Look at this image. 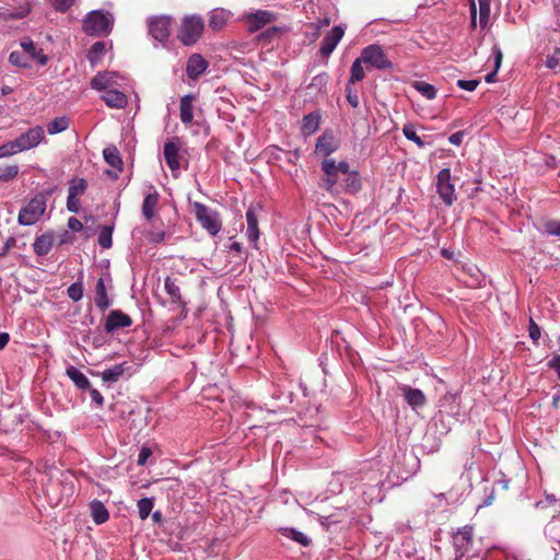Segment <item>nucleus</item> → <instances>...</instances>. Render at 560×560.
I'll return each instance as SVG.
<instances>
[{"instance_id": "864d4df0", "label": "nucleus", "mask_w": 560, "mask_h": 560, "mask_svg": "<svg viewBox=\"0 0 560 560\" xmlns=\"http://www.w3.org/2000/svg\"><path fill=\"white\" fill-rule=\"evenodd\" d=\"M528 334H529V338L533 340V342L537 345L541 332H540V327L535 323V320L533 318H530V320H529Z\"/></svg>"}, {"instance_id": "e2e57ef3", "label": "nucleus", "mask_w": 560, "mask_h": 560, "mask_svg": "<svg viewBox=\"0 0 560 560\" xmlns=\"http://www.w3.org/2000/svg\"><path fill=\"white\" fill-rule=\"evenodd\" d=\"M328 75L326 73H322L313 78L311 85L320 88L323 85H326Z\"/></svg>"}, {"instance_id": "f3484780", "label": "nucleus", "mask_w": 560, "mask_h": 560, "mask_svg": "<svg viewBox=\"0 0 560 560\" xmlns=\"http://www.w3.org/2000/svg\"><path fill=\"white\" fill-rule=\"evenodd\" d=\"M163 154L167 166L172 172L179 170V145L175 140H168L164 143Z\"/></svg>"}, {"instance_id": "37998d69", "label": "nucleus", "mask_w": 560, "mask_h": 560, "mask_svg": "<svg viewBox=\"0 0 560 560\" xmlns=\"http://www.w3.org/2000/svg\"><path fill=\"white\" fill-rule=\"evenodd\" d=\"M19 174L18 165L0 166V182L7 183L14 179Z\"/></svg>"}, {"instance_id": "5701e85b", "label": "nucleus", "mask_w": 560, "mask_h": 560, "mask_svg": "<svg viewBox=\"0 0 560 560\" xmlns=\"http://www.w3.org/2000/svg\"><path fill=\"white\" fill-rule=\"evenodd\" d=\"M104 159L107 164H109L115 171H108V175L113 178L118 177V173L122 171V161L120 159L119 152L115 147L106 148L103 151Z\"/></svg>"}, {"instance_id": "a211bd4d", "label": "nucleus", "mask_w": 560, "mask_h": 560, "mask_svg": "<svg viewBox=\"0 0 560 560\" xmlns=\"http://www.w3.org/2000/svg\"><path fill=\"white\" fill-rule=\"evenodd\" d=\"M129 376L132 374V366L127 362L116 364L101 373V377L105 383H116L124 374Z\"/></svg>"}, {"instance_id": "f8f14e48", "label": "nucleus", "mask_w": 560, "mask_h": 560, "mask_svg": "<svg viewBox=\"0 0 560 560\" xmlns=\"http://www.w3.org/2000/svg\"><path fill=\"white\" fill-rule=\"evenodd\" d=\"M132 325V319L129 315L125 314L120 310H113L108 313L104 329L107 334H113L120 328H127Z\"/></svg>"}, {"instance_id": "aec40b11", "label": "nucleus", "mask_w": 560, "mask_h": 560, "mask_svg": "<svg viewBox=\"0 0 560 560\" xmlns=\"http://www.w3.org/2000/svg\"><path fill=\"white\" fill-rule=\"evenodd\" d=\"M101 98L105 102V104L110 108L121 109L127 105V96L125 93L116 90L108 89L106 90Z\"/></svg>"}, {"instance_id": "6e6552de", "label": "nucleus", "mask_w": 560, "mask_h": 560, "mask_svg": "<svg viewBox=\"0 0 560 560\" xmlns=\"http://www.w3.org/2000/svg\"><path fill=\"white\" fill-rule=\"evenodd\" d=\"M436 192L446 206H452L456 200L455 185L452 182L451 170L443 168L436 175Z\"/></svg>"}, {"instance_id": "39448f33", "label": "nucleus", "mask_w": 560, "mask_h": 560, "mask_svg": "<svg viewBox=\"0 0 560 560\" xmlns=\"http://www.w3.org/2000/svg\"><path fill=\"white\" fill-rule=\"evenodd\" d=\"M205 28L203 20L199 15H188L185 16L182 21L178 38L179 40L186 45L195 44L198 38L201 36Z\"/></svg>"}, {"instance_id": "f257e3e1", "label": "nucleus", "mask_w": 560, "mask_h": 560, "mask_svg": "<svg viewBox=\"0 0 560 560\" xmlns=\"http://www.w3.org/2000/svg\"><path fill=\"white\" fill-rule=\"evenodd\" d=\"M455 556L458 560H480V550L475 547L474 528L464 526L453 536Z\"/></svg>"}, {"instance_id": "473e14b6", "label": "nucleus", "mask_w": 560, "mask_h": 560, "mask_svg": "<svg viewBox=\"0 0 560 560\" xmlns=\"http://www.w3.org/2000/svg\"><path fill=\"white\" fill-rule=\"evenodd\" d=\"M92 518L96 524L105 523L108 517V511L105 505L100 501H93L91 503Z\"/></svg>"}, {"instance_id": "ea45409f", "label": "nucleus", "mask_w": 560, "mask_h": 560, "mask_svg": "<svg viewBox=\"0 0 560 560\" xmlns=\"http://www.w3.org/2000/svg\"><path fill=\"white\" fill-rule=\"evenodd\" d=\"M545 534L551 540L560 542V517H553L545 527Z\"/></svg>"}, {"instance_id": "9b49d317", "label": "nucleus", "mask_w": 560, "mask_h": 560, "mask_svg": "<svg viewBox=\"0 0 560 560\" xmlns=\"http://www.w3.org/2000/svg\"><path fill=\"white\" fill-rule=\"evenodd\" d=\"M345 35V28L341 25L334 26L323 38L319 47V54L324 58H328L341 38Z\"/></svg>"}, {"instance_id": "0eeeda50", "label": "nucleus", "mask_w": 560, "mask_h": 560, "mask_svg": "<svg viewBox=\"0 0 560 560\" xmlns=\"http://www.w3.org/2000/svg\"><path fill=\"white\" fill-rule=\"evenodd\" d=\"M360 57L363 59L364 63L377 70H388L393 68V62L377 44H372L363 48Z\"/></svg>"}, {"instance_id": "4c0bfd02", "label": "nucleus", "mask_w": 560, "mask_h": 560, "mask_svg": "<svg viewBox=\"0 0 560 560\" xmlns=\"http://www.w3.org/2000/svg\"><path fill=\"white\" fill-rule=\"evenodd\" d=\"M113 231H114V226L113 225H105L100 231L97 241H98V244H100V246L102 248L107 249V248L112 247V245H113V240H112Z\"/></svg>"}, {"instance_id": "dca6fc26", "label": "nucleus", "mask_w": 560, "mask_h": 560, "mask_svg": "<svg viewBox=\"0 0 560 560\" xmlns=\"http://www.w3.org/2000/svg\"><path fill=\"white\" fill-rule=\"evenodd\" d=\"M121 77L116 72H100L91 80V88L97 91L105 92L108 89H114L118 85V79Z\"/></svg>"}, {"instance_id": "603ef678", "label": "nucleus", "mask_w": 560, "mask_h": 560, "mask_svg": "<svg viewBox=\"0 0 560 560\" xmlns=\"http://www.w3.org/2000/svg\"><path fill=\"white\" fill-rule=\"evenodd\" d=\"M347 92V101L352 107L359 106V95L358 92L352 88L351 84L346 85Z\"/></svg>"}, {"instance_id": "680f3d73", "label": "nucleus", "mask_w": 560, "mask_h": 560, "mask_svg": "<svg viewBox=\"0 0 560 560\" xmlns=\"http://www.w3.org/2000/svg\"><path fill=\"white\" fill-rule=\"evenodd\" d=\"M90 396L93 402H95L97 406H103L104 398L97 389L90 387Z\"/></svg>"}, {"instance_id": "412c9836", "label": "nucleus", "mask_w": 560, "mask_h": 560, "mask_svg": "<svg viewBox=\"0 0 560 560\" xmlns=\"http://www.w3.org/2000/svg\"><path fill=\"white\" fill-rule=\"evenodd\" d=\"M340 184V192H357L361 188V179L359 173L351 171L348 166V172L343 173Z\"/></svg>"}, {"instance_id": "b1692460", "label": "nucleus", "mask_w": 560, "mask_h": 560, "mask_svg": "<svg viewBox=\"0 0 560 560\" xmlns=\"http://www.w3.org/2000/svg\"><path fill=\"white\" fill-rule=\"evenodd\" d=\"M338 149L337 142L332 135L324 133L320 136L315 145V152L325 156L330 155Z\"/></svg>"}, {"instance_id": "6e6d98bb", "label": "nucleus", "mask_w": 560, "mask_h": 560, "mask_svg": "<svg viewBox=\"0 0 560 560\" xmlns=\"http://www.w3.org/2000/svg\"><path fill=\"white\" fill-rule=\"evenodd\" d=\"M479 81L478 80H458L457 85L466 91H475L478 86Z\"/></svg>"}, {"instance_id": "4be33fe9", "label": "nucleus", "mask_w": 560, "mask_h": 560, "mask_svg": "<svg viewBox=\"0 0 560 560\" xmlns=\"http://www.w3.org/2000/svg\"><path fill=\"white\" fill-rule=\"evenodd\" d=\"M164 289L170 296V302L177 307H185L186 302L183 300L180 288L176 283L175 279L171 277L165 278L164 280Z\"/></svg>"}, {"instance_id": "2eb2a0df", "label": "nucleus", "mask_w": 560, "mask_h": 560, "mask_svg": "<svg viewBox=\"0 0 560 560\" xmlns=\"http://www.w3.org/2000/svg\"><path fill=\"white\" fill-rule=\"evenodd\" d=\"M399 390L401 392L405 401L413 410L422 408L427 402L425 395L421 389L412 388L408 385H401L399 386Z\"/></svg>"}, {"instance_id": "0e129e2a", "label": "nucleus", "mask_w": 560, "mask_h": 560, "mask_svg": "<svg viewBox=\"0 0 560 560\" xmlns=\"http://www.w3.org/2000/svg\"><path fill=\"white\" fill-rule=\"evenodd\" d=\"M150 456L151 450L148 447H143L138 455V464L144 465Z\"/></svg>"}, {"instance_id": "f03ea898", "label": "nucleus", "mask_w": 560, "mask_h": 560, "mask_svg": "<svg viewBox=\"0 0 560 560\" xmlns=\"http://www.w3.org/2000/svg\"><path fill=\"white\" fill-rule=\"evenodd\" d=\"M320 166L325 174L320 186L330 194H339L342 175L348 172V163L346 161L337 163L334 159H325Z\"/></svg>"}, {"instance_id": "cd10ccee", "label": "nucleus", "mask_w": 560, "mask_h": 560, "mask_svg": "<svg viewBox=\"0 0 560 560\" xmlns=\"http://www.w3.org/2000/svg\"><path fill=\"white\" fill-rule=\"evenodd\" d=\"M67 376L74 383V385L81 389H90L91 383L89 378L75 366L71 365L66 370Z\"/></svg>"}, {"instance_id": "1a4fd4ad", "label": "nucleus", "mask_w": 560, "mask_h": 560, "mask_svg": "<svg viewBox=\"0 0 560 560\" xmlns=\"http://www.w3.org/2000/svg\"><path fill=\"white\" fill-rule=\"evenodd\" d=\"M149 35L156 42L166 43L171 35L172 18L158 15L148 19Z\"/></svg>"}, {"instance_id": "58836bf2", "label": "nucleus", "mask_w": 560, "mask_h": 560, "mask_svg": "<svg viewBox=\"0 0 560 560\" xmlns=\"http://www.w3.org/2000/svg\"><path fill=\"white\" fill-rule=\"evenodd\" d=\"M105 52V44L103 42H96L92 45L89 50L88 59L92 66L96 65Z\"/></svg>"}, {"instance_id": "a18cd8bd", "label": "nucleus", "mask_w": 560, "mask_h": 560, "mask_svg": "<svg viewBox=\"0 0 560 560\" xmlns=\"http://www.w3.org/2000/svg\"><path fill=\"white\" fill-rule=\"evenodd\" d=\"M402 133L408 140L415 142L419 148L424 147V141L417 135L412 125L404 126Z\"/></svg>"}, {"instance_id": "a19ab883", "label": "nucleus", "mask_w": 560, "mask_h": 560, "mask_svg": "<svg viewBox=\"0 0 560 560\" xmlns=\"http://www.w3.org/2000/svg\"><path fill=\"white\" fill-rule=\"evenodd\" d=\"M9 61L13 66L28 68L32 60L23 51L14 50L10 54Z\"/></svg>"}, {"instance_id": "ddd939ff", "label": "nucleus", "mask_w": 560, "mask_h": 560, "mask_svg": "<svg viewBox=\"0 0 560 560\" xmlns=\"http://www.w3.org/2000/svg\"><path fill=\"white\" fill-rule=\"evenodd\" d=\"M245 21L248 32L254 33L276 21V14L266 10H257L256 12L246 14Z\"/></svg>"}, {"instance_id": "c85d7f7f", "label": "nucleus", "mask_w": 560, "mask_h": 560, "mask_svg": "<svg viewBox=\"0 0 560 560\" xmlns=\"http://www.w3.org/2000/svg\"><path fill=\"white\" fill-rule=\"evenodd\" d=\"M192 100H194V96H191V95H185L180 98L179 116H180V120L185 125L190 124L194 119Z\"/></svg>"}, {"instance_id": "423d86ee", "label": "nucleus", "mask_w": 560, "mask_h": 560, "mask_svg": "<svg viewBox=\"0 0 560 560\" xmlns=\"http://www.w3.org/2000/svg\"><path fill=\"white\" fill-rule=\"evenodd\" d=\"M45 210L46 198L37 195L20 210L18 221L21 225H33L42 218Z\"/></svg>"}, {"instance_id": "20e7f679", "label": "nucleus", "mask_w": 560, "mask_h": 560, "mask_svg": "<svg viewBox=\"0 0 560 560\" xmlns=\"http://www.w3.org/2000/svg\"><path fill=\"white\" fill-rule=\"evenodd\" d=\"M192 207L200 225L212 236L217 235L222 229L219 213L198 201L194 202Z\"/></svg>"}, {"instance_id": "4468645a", "label": "nucleus", "mask_w": 560, "mask_h": 560, "mask_svg": "<svg viewBox=\"0 0 560 560\" xmlns=\"http://www.w3.org/2000/svg\"><path fill=\"white\" fill-rule=\"evenodd\" d=\"M260 210H261L260 206L252 205L246 211V222H247L246 236H247L248 241L252 244H254L255 247H256V243L260 236V232L258 229V218H257V214Z\"/></svg>"}, {"instance_id": "c756f323", "label": "nucleus", "mask_w": 560, "mask_h": 560, "mask_svg": "<svg viewBox=\"0 0 560 560\" xmlns=\"http://www.w3.org/2000/svg\"><path fill=\"white\" fill-rule=\"evenodd\" d=\"M230 19V12L223 9H214L209 18V27L219 31L224 27Z\"/></svg>"}, {"instance_id": "9d476101", "label": "nucleus", "mask_w": 560, "mask_h": 560, "mask_svg": "<svg viewBox=\"0 0 560 560\" xmlns=\"http://www.w3.org/2000/svg\"><path fill=\"white\" fill-rule=\"evenodd\" d=\"M45 138L43 127L36 126L14 139L19 152H23L37 147Z\"/></svg>"}, {"instance_id": "e433bc0d", "label": "nucleus", "mask_w": 560, "mask_h": 560, "mask_svg": "<svg viewBox=\"0 0 560 560\" xmlns=\"http://www.w3.org/2000/svg\"><path fill=\"white\" fill-rule=\"evenodd\" d=\"M139 517L144 521L148 518L154 506L153 498H142L137 502Z\"/></svg>"}, {"instance_id": "bf43d9fd", "label": "nucleus", "mask_w": 560, "mask_h": 560, "mask_svg": "<svg viewBox=\"0 0 560 560\" xmlns=\"http://www.w3.org/2000/svg\"><path fill=\"white\" fill-rule=\"evenodd\" d=\"M276 150L279 152H282V150H280L279 148H277ZM283 153L285 154L287 161H290V162L298 161L301 156L300 149H295L293 151H285V152L283 151Z\"/></svg>"}, {"instance_id": "79ce46f5", "label": "nucleus", "mask_w": 560, "mask_h": 560, "mask_svg": "<svg viewBox=\"0 0 560 560\" xmlns=\"http://www.w3.org/2000/svg\"><path fill=\"white\" fill-rule=\"evenodd\" d=\"M88 183L85 179L80 178L77 180H72L70 183V186L68 188V195L72 197H78L83 195L86 190Z\"/></svg>"}, {"instance_id": "72a5a7b5", "label": "nucleus", "mask_w": 560, "mask_h": 560, "mask_svg": "<svg viewBox=\"0 0 560 560\" xmlns=\"http://www.w3.org/2000/svg\"><path fill=\"white\" fill-rule=\"evenodd\" d=\"M363 59L361 57L357 58L353 62H352V66H351V69H350V78L347 82V84H354L357 82H360L364 79L365 77V73H364V69L362 67V63H363Z\"/></svg>"}, {"instance_id": "338daca9", "label": "nucleus", "mask_w": 560, "mask_h": 560, "mask_svg": "<svg viewBox=\"0 0 560 560\" xmlns=\"http://www.w3.org/2000/svg\"><path fill=\"white\" fill-rule=\"evenodd\" d=\"M464 132L458 131L450 136L448 141L454 145H460L463 142Z\"/></svg>"}, {"instance_id": "09e8293b", "label": "nucleus", "mask_w": 560, "mask_h": 560, "mask_svg": "<svg viewBox=\"0 0 560 560\" xmlns=\"http://www.w3.org/2000/svg\"><path fill=\"white\" fill-rule=\"evenodd\" d=\"M19 153L14 141H9L2 145H0V159L11 156L13 154Z\"/></svg>"}, {"instance_id": "c03bdc74", "label": "nucleus", "mask_w": 560, "mask_h": 560, "mask_svg": "<svg viewBox=\"0 0 560 560\" xmlns=\"http://www.w3.org/2000/svg\"><path fill=\"white\" fill-rule=\"evenodd\" d=\"M479 3V22L481 27H486L490 18V1L478 0Z\"/></svg>"}, {"instance_id": "7ed1b4c3", "label": "nucleus", "mask_w": 560, "mask_h": 560, "mask_svg": "<svg viewBox=\"0 0 560 560\" xmlns=\"http://www.w3.org/2000/svg\"><path fill=\"white\" fill-rule=\"evenodd\" d=\"M113 25V18L101 10L90 12L83 21V31L89 35H107Z\"/></svg>"}, {"instance_id": "7c9ffc66", "label": "nucleus", "mask_w": 560, "mask_h": 560, "mask_svg": "<svg viewBox=\"0 0 560 560\" xmlns=\"http://www.w3.org/2000/svg\"><path fill=\"white\" fill-rule=\"evenodd\" d=\"M279 532L282 534V536L298 542L301 546L306 547L311 542L310 538L304 533L293 527H283L280 528Z\"/></svg>"}, {"instance_id": "5fc2aeb1", "label": "nucleus", "mask_w": 560, "mask_h": 560, "mask_svg": "<svg viewBox=\"0 0 560 560\" xmlns=\"http://www.w3.org/2000/svg\"><path fill=\"white\" fill-rule=\"evenodd\" d=\"M67 209L72 213H79L80 211V201L78 197H72L68 195L67 198Z\"/></svg>"}, {"instance_id": "de8ad7c7", "label": "nucleus", "mask_w": 560, "mask_h": 560, "mask_svg": "<svg viewBox=\"0 0 560 560\" xmlns=\"http://www.w3.org/2000/svg\"><path fill=\"white\" fill-rule=\"evenodd\" d=\"M560 63V49H556L552 55L547 56L545 66L550 70H556Z\"/></svg>"}, {"instance_id": "f704fd0d", "label": "nucleus", "mask_w": 560, "mask_h": 560, "mask_svg": "<svg viewBox=\"0 0 560 560\" xmlns=\"http://www.w3.org/2000/svg\"><path fill=\"white\" fill-rule=\"evenodd\" d=\"M69 127V119L66 116L57 117L47 125L49 135H56L65 131Z\"/></svg>"}, {"instance_id": "3c124183", "label": "nucleus", "mask_w": 560, "mask_h": 560, "mask_svg": "<svg viewBox=\"0 0 560 560\" xmlns=\"http://www.w3.org/2000/svg\"><path fill=\"white\" fill-rule=\"evenodd\" d=\"M49 2L55 10L66 12L72 7L74 0H49Z\"/></svg>"}, {"instance_id": "393cba45", "label": "nucleus", "mask_w": 560, "mask_h": 560, "mask_svg": "<svg viewBox=\"0 0 560 560\" xmlns=\"http://www.w3.org/2000/svg\"><path fill=\"white\" fill-rule=\"evenodd\" d=\"M159 199L160 195L155 189L144 197L141 211L147 221H151L154 218Z\"/></svg>"}, {"instance_id": "2f4dec72", "label": "nucleus", "mask_w": 560, "mask_h": 560, "mask_svg": "<svg viewBox=\"0 0 560 560\" xmlns=\"http://www.w3.org/2000/svg\"><path fill=\"white\" fill-rule=\"evenodd\" d=\"M319 115L317 113H310L304 116L302 121V131L304 135L310 136L314 133L319 127Z\"/></svg>"}, {"instance_id": "052dcab7", "label": "nucleus", "mask_w": 560, "mask_h": 560, "mask_svg": "<svg viewBox=\"0 0 560 560\" xmlns=\"http://www.w3.org/2000/svg\"><path fill=\"white\" fill-rule=\"evenodd\" d=\"M68 228L73 232H79L83 229V224L80 220L74 217L69 218Z\"/></svg>"}, {"instance_id": "a878e982", "label": "nucleus", "mask_w": 560, "mask_h": 560, "mask_svg": "<svg viewBox=\"0 0 560 560\" xmlns=\"http://www.w3.org/2000/svg\"><path fill=\"white\" fill-rule=\"evenodd\" d=\"M95 305L101 311H106L112 305V300L107 295L105 279L101 277L95 287Z\"/></svg>"}, {"instance_id": "69168bd1", "label": "nucleus", "mask_w": 560, "mask_h": 560, "mask_svg": "<svg viewBox=\"0 0 560 560\" xmlns=\"http://www.w3.org/2000/svg\"><path fill=\"white\" fill-rule=\"evenodd\" d=\"M148 237L153 243H161L165 238V233L163 231L150 232Z\"/></svg>"}, {"instance_id": "774afa93", "label": "nucleus", "mask_w": 560, "mask_h": 560, "mask_svg": "<svg viewBox=\"0 0 560 560\" xmlns=\"http://www.w3.org/2000/svg\"><path fill=\"white\" fill-rule=\"evenodd\" d=\"M547 365L553 371L560 370V357L555 354L547 363Z\"/></svg>"}, {"instance_id": "13d9d810", "label": "nucleus", "mask_w": 560, "mask_h": 560, "mask_svg": "<svg viewBox=\"0 0 560 560\" xmlns=\"http://www.w3.org/2000/svg\"><path fill=\"white\" fill-rule=\"evenodd\" d=\"M546 228L549 234L560 236V221H550Z\"/></svg>"}, {"instance_id": "c9c22d12", "label": "nucleus", "mask_w": 560, "mask_h": 560, "mask_svg": "<svg viewBox=\"0 0 560 560\" xmlns=\"http://www.w3.org/2000/svg\"><path fill=\"white\" fill-rule=\"evenodd\" d=\"M412 86L427 100H433L436 96L435 88L424 81H415Z\"/></svg>"}, {"instance_id": "8fccbe9b", "label": "nucleus", "mask_w": 560, "mask_h": 560, "mask_svg": "<svg viewBox=\"0 0 560 560\" xmlns=\"http://www.w3.org/2000/svg\"><path fill=\"white\" fill-rule=\"evenodd\" d=\"M22 51L30 57L31 60L37 58L36 56V47L32 40H24L21 43Z\"/></svg>"}, {"instance_id": "49530a36", "label": "nucleus", "mask_w": 560, "mask_h": 560, "mask_svg": "<svg viewBox=\"0 0 560 560\" xmlns=\"http://www.w3.org/2000/svg\"><path fill=\"white\" fill-rule=\"evenodd\" d=\"M68 296L74 301L78 302L83 298V285L81 282H74L72 283L68 290H67Z\"/></svg>"}, {"instance_id": "6ab92c4d", "label": "nucleus", "mask_w": 560, "mask_h": 560, "mask_svg": "<svg viewBox=\"0 0 560 560\" xmlns=\"http://www.w3.org/2000/svg\"><path fill=\"white\" fill-rule=\"evenodd\" d=\"M208 68V62L199 54L189 57L186 67V73L190 79H196L202 74Z\"/></svg>"}, {"instance_id": "bb28decb", "label": "nucleus", "mask_w": 560, "mask_h": 560, "mask_svg": "<svg viewBox=\"0 0 560 560\" xmlns=\"http://www.w3.org/2000/svg\"><path fill=\"white\" fill-rule=\"evenodd\" d=\"M54 244V234L52 233H44L35 238V242L33 244L34 253L37 256H45L47 255Z\"/></svg>"}, {"instance_id": "4d7b16f0", "label": "nucleus", "mask_w": 560, "mask_h": 560, "mask_svg": "<svg viewBox=\"0 0 560 560\" xmlns=\"http://www.w3.org/2000/svg\"><path fill=\"white\" fill-rule=\"evenodd\" d=\"M31 11V7L28 3L22 5L19 8V10L14 13H10L9 16L13 18V19H22L24 16H26Z\"/></svg>"}]
</instances>
